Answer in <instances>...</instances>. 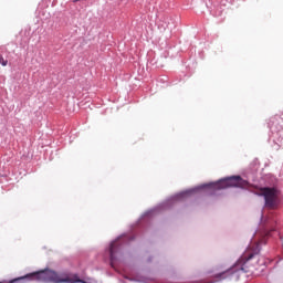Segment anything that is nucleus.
I'll return each mask as SVG.
<instances>
[{"instance_id": "f257e3e1", "label": "nucleus", "mask_w": 283, "mask_h": 283, "mask_svg": "<svg viewBox=\"0 0 283 283\" xmlns=\"http://www.w3.org/2000/svg\"><path fill=\"white\" fill-rule=\"evenodd\" d=\"M258 196H263L265 207L269 209H275L277 205V189L269 187L260 188Z\"/></svg>"}, {"instance_id": "f03ea898", "label": "nucleus", "mask_w": 283, "mask_h": 283, "mask_svg": "<svg viewBox=\"0 0 283 283\" xmlns=\"http://www.w3.org/2000/svg\"><path fill=\"white\" fill-rule=\"evenodd\" d=\"M241 182H242V177L232 176V177H228V178L214 184V188L216 189H228V187H240Z\"/></svg>"}, {"instance_id": "7ed1b4c3", "label": "nucleus", "mask_w": 283, "mask_h": 283, "mask_svg": "<svg viewBox=\"0 0 283 283\" xmlns=\"http://www.w3.org/2000/svg\"><path fill=\"white\" fill-rule=\"evenodd\" d=\"M253 258H255V254L250 253V254H244L242 256V266H240V271H244L245 273H249V270H245L247 266H249V261L253 260Z\"/></svg>"}, {"instance_id": "20e7f679", "label": "nucleus", "mask_w": 283, "mask_h": 283, "mask_svg": "<svg viewBox=\"0 0 283 283\" xmlns=\"http://www.w3.org/2000/svg\"><path fill=\"white\" fill-rule=\"evenodd\" d=\"M118 250V247L116 245V242L111 243L109 248V258H111V264L114 266V262L116 261V251Z\"/></svg>"}, {"instance_id": "39448f33", "label": "nucleus", "mask_w": 283, "mask_h": 283, "mask_svg": "<svg viewBox=\"0 0 283 283\" xmlns=\"http://www.w3.org/2000/svg\"><path fill=\"white\" fill-rule=\"evenodd\" d=\"M270 233L271 232H265L264 234L260 235V239H259V241L256 243V253L260 252L261 244H266V238H269Z\"/></svg>"}, {"instance_id": "423d86ee", "label": "nucleus", "mask_w": 283, "mask_h": 283, "mask_svg": "<svg viewBox=\"0 0 283 283\" xmlns=\"http://www.w3.org/2000/svg\"><path fill=\"white\" fill-rule=\"evenodd\" d=\"M234 271H235V269L228 270L226 272L218 274V277H221V280H224V279L229 277V275H231V273H233Z\"/></svg>"}, {"instance_id": "0eeeda50", "label": "nucleus", "mask_w": 283, "mask_h": 283, "mask_svg": "<svg viewBox=\"0 0 283 283\" xmlns=\"http://www.w3.org/2000/svg\"><path fill=\"white\" fill-rule=\"evenodd\" d=\"M0 64L6 67V65H8V60L3 59V55L0 54Z\"/></svg>"}, {"instance_id": "6e6552de", "label": "nucleus", "mask_w": 283, "mask_h": 283, "mask_svg": "<svg viewBox=\"0 0 283 283\" xmlns=\"http://www.w3.org/2000/svg\"><path fill=\"white\" fill-rule=\"evenodd\" d=\"M240 266V264H238L237 266H235V269H238Z\"/></svg>"}, {"instance_id": "1a4fd4ad", "label": "nucleus", "mask_w": 283, "mask_h": 283, "mask_svg": "<svg viewBox=\"0 0 283 283\" xmlns=\"http://www.w3.org/2000/svg\"><path fill=\"white\" fill-rule=\"evenodd\" d=\"M281 118H282V120H283V114L281 115Z\"/></svg>"}]
</instances>
